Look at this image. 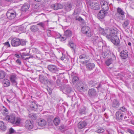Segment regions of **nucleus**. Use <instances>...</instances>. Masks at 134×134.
Listing matches in <instances>:
<instances>
[{"label":"nucleus","instance_id":"nucleus-17","mask_svg":"<svg viewBox=\"0 0 134 134\" xmlns=\"http://www.w3.org/2000/svg\"><path fill=\"white\" fill-rule=\"evenodd\" d=\"M17 77L15 75H11L10 76V80L11 82L13 84L15 85L17 84Z\"/></svg>","mask_w":134,"mask_h":134},{"label":"nucleus","instance_id":"nucleus-16","mask_svg":"<svg viewBox=\"0 0 134 134\" xmlns=\"http://www.w3.org/2000/svg\"><path fill=\"white\" fill-rule=\"evenodd\" d=\"M88 95L91 97H93L96 95V92L95 89L91 88L88 91Z\"/></svg>","mask_w":134,"mask_h":134},{"label":"nucleus","instance_id":"nucleus-14","mask_svg":"<svg viewBox=\"0 0 134 134\" xmlns=\"http://www.w3.org/2000/svg\"><path fill=\"white\" fill-rule=\"evenodd\" d=\"M25 127L26 129L29 130H31L33 128V125L30 120H28L26 121Z\"/></svg>","mask_w":134,"mask_h":134},{"label":"nucleus","instance_id":"nucleus-15","mask_svg":"<svg viewBox=\"0 0 134 134\" xmlns=\"http://www.w3.org/2000/svg\"><path fill=\"white\" fill-rule=\"evenodd\" d=\"M87 123L85 121H83L80 122L78 124V127L81 129L85 128L87 125Z\"/></svg>","mask_w":134,"mask_h":134},{"label":"nucleus","instance_id":"nucleus-42","mask_svg":"<svg viewBox=\"0 0 134 134\" xmlns=\"http://www.w3.org/2000/svg\"><path fill=\"white\" fill-rule=\"evenodd\" d=\"M29 117L32 119L35 120L37 118V116L36 114L32 113L29 115Z\"/></svg>","mask_w":134,"mask_h":134},{"label":"nucleus","instance_id":"nucleus-32","mask_svg":"<svg viewBox=\"0 0 134 134\" xmlns=\"http://www.w3.org/2000/svg\"><path fill=\"white\" fill-rule=\"evenodd\" d=\"M116 12L117 13H119L121 15H125V12L120 7H118L117 8Z\"/></svg>","mask_w":134,"mask_h":134},{"label":"nucleus","instance_id":"nucleus-5","mask_svg":"<svg viewBox=\"0 0 134 134\" xmlns=\"http://www.w3.org/2000/svg\"><path fill=\"white\" fill-rule=\"evenodd\" d=\"M11 44L13 47H17L20 45V39L15 37L13 38L11 41Z\"/></svg>","mask_w":134,"mask_h":134},{"label":"nucleus","instance_id":"nucleus-12","mask_svg":"<svg viewBox=\"0 0 134 134\" xmlns=\"http://www.w3.org/2000/svg\"><path fill=\"white\" fill-rule=\"evenodd\" d=\"M110 39L111 41L115 45L118 46L119 44L120 40L118 35L112 37Z\"/></svg>","mask_w":134,"mask_h":134},{"label":"nucleus","instance_id":"nucleus-64","mask_svg":"<svg viewBox=\"0 0 134 134\" xmlns=\"http://www.w3.org/2000/svg\"><path fill=\"white\" fill-rule=\"evenodd\" d=\"M15 56L17 57V58H20V55H18V54H16L15 55Z\"/></svg>","mask_w":134,"mask_h":134},{"label":"nucleus","instance_id":"nucleus-22","mask_svg":"<svg viewBox=\"0 0 134 134\" xmlns=\"http://www.w3.org/2000/svg\"><path fill=\"white\" fill-rule=\"evenodd\" d=\"M95 64L93 63H88L86 65V67L87 70H91L94 68Z\"/></svg>","mask_w":134,"mask_h":134},{"label":"nucleus","instance_id":"nucleus-40","mask_svg":"<svg viewBox=\"0 0 134 134\" xmlns=\"http://www.w3.org/2000/svg\"><path fill=\"white\" fill-rule=\"evenodd\" d=\"M31 31L33 32H35L38 30V27L36 25H33L31 27Z\"/></svg>","mask_w":134,"mask_h":134},{"label":"nucleus","instance_id":"nucleus-11","mask_svg":"<svg viewBox=\"0 0 134 134\" xmlns=\"http://www.w3.org/2000/svg\"><path fill=\"white\" fill-rule=\"evenodd\" d=\"M123 113L121 110L117 111L116 113V116L117 119L121 121L123 118Z\"/></svg>","mask_w":134,"mask_h":134},{"label":"nucleus","instance_id":"nucleus-48","mask_svg":"<svg viewBox=\"0 0 134 134\" xmlns=\"http://www.w3.org/2000/svg\"><path fill=\"white\" fill-rule=\"evenodd\" d=\"M87 58V57L86 55L85 54L81 55L79 57V58L81 59H84Z\"/></svg>","mask_w":134,"mask_h":134},{"label":"nucleus","instance_id":"nucleus-55","mask_svg":"<svg viewBox=\"0 0 134 134\" xmlns=\"http://www.w3.org/2000/svg\"><path fill=\"white\" fill-rule=\"evenodd\" d=\"M16 63L19 65H20L21 64V62L20 59H18L16 61Z\"/></svg>","mask_w":134,"mask_h":134},{"label":"nucleus","instance_id":"nucleus-56","mask_svg":"<svg viewBox=\"0 0 134 134\" xmlns=\"http://www.w3.org/2000/svg\"><path fill=\"white\" fill-rule=\"evenodd\" d=\"M42 68L41 67H39L38 68H36V71H41L42 70Z\"/></svg>","mask_w":134,"mask_h":134},{"label":"nucleus","instance_id":"nucleus-29","mask_svg":"<svg viewBox=\"0 0 134 134\" xmlns=\"http://www.w3.org/2000/svg\"><path fill=\"white\" fill-rule=\"evenodd\" d=\"M72 34L71 31L69 30H67L64 32V35L67 38L71 37L72 36Z\"/></svg>","mask_w":134,"mask_h":134},{"label":"nucleus","instance_id":"nucleus-35","mask_svg":"<svg viewBox=\"0 0 134 134\" xmlns=\"http://www.w3.org/2000/svg\"><path fill=\"white\" fill-rule=\"evenodd\" d=\"M2 113L3 115H6L9 113V110L3 106L2 109Z\"/></svg>","mask_w":134,"mask_h":134},{"label":"nucleus","instance_id":"nucleus-58","mask_svg":"<svg viewBox=\"0 0 134 134\" xmlns=\"http://www.w3.org/2000/svg\"><path fill=\"white\" fill-rule=\"evenodd\" d=\"M9 132L10 133H12L14 132V130L12 127H11L9 129Z\"/></svg>","mask_w":134,"mask_h":134},{"label":"nucleus","instance_id":"nucleus-19","mask_svg":"<svg viewBox=\"0 0 134 134\" xmlns=\"http://www.w3.org/2000/svg\"><path fill=\"white\" fill-rule=\"evenodd\" d=\"M51 7L52 8L55 10H57L62 8L63 5L57 3L52 5Z\"/></svg>","mask_w":134,"mask_h":134},{"label":"nucleus","instance_id":"nucleus-46","mask_svg":"<svg viewBox=\"0 0 134 134\" xmlns=\"http://www.w3.org/2000/svg\"><path fill=\"white\" fill-rule=\"evenodd\" d=\"M26 41L24 40L20 39V45L24 46L26 45Z\"/></svg>","mask_w":134,"mask_h":134},{"label":"nucleus","instance_id":"nucleus-45","mask_svg":"<svg viewBox=\"0 0 134 134\" xmlns=\"http://www.w3.org/2000/svg\"><path fill=\"white\" fill-rule=\"evenodd\" d=\"M104 129L102 128H99L97 130H96L95 132L98 133H101L104 132Z\"/></svg>","mask_w":134,"mask_h":134},{"label":"nucleus","instance_id":"nucleus-20","mask_svg":"<svg viewBox=\"0 0 134 134\" xmlns=\"http://www.w3.org/2000/svg\"><path fill=\"white\" fill-rule=\"evenodd\" d=\"M113 59L112 58H110L108 59L105 62V64L106 65L109 66V65L112 63L113 61L116 60V58L114 55L113 56Z\"/></svg>","mask_w":134,"mask_h":134},{"label":"nucleus","instance_id":"nucleus-62","mask_svg":"<svg viewBox=\"0 0 134 134\" xmlns=\"http://www.w3.org/2000/svg\"><path fill=\"white\" fill-rule=\"evenodd\" d=\"M65 58V56L64 55V56H62L61 57V60H63Z\"/></svg>","mask_w":134,"mask_h":134},{"label":"nucleus","instance_id":"nucleus-28","mask_svg":"<svg viewBox=\"0 0 134 134\" xmlns=\"http://www.w3.org/2000/svg\"><path fill=\"white\" fill-rule=\"evenodd\" d=\"M115 17L119 20H122L125 18V15H121L119 13H116L115 14Z\"/></svg>","mask_w":134,"mask_h":134},{"label":"nucleus","instance_id":"nucleus-51","mask_svg":"<svg viewBox=\"0 0 134 134\" xmlns=\"http://www.w3.org/2000/svg\"><path fill=\"white\" fill-rule=\"evenodd\" d=\"M76 20L80 22H83V21L84 20L81 17L79 16L78 17H76Z\"/></svg>","mask_w":134,"mask_h":134},{"label":"nucleus","instance_id":"nucleus-43","mask_svg":"<svg viewBox=\"0 0 134 134\" xmlns=\"http://www.w3.org/2000/svg\"><path fill=\"white\" fill-rule=\"evenodd\" d=\"M98 30L99 33L102 35H104L106 34L104 30L101 27H99Z\"/></svg>","mask_w":134,"mask_h":134},{"label":"nucleus","instance_id":"nucleus-3","mask_svg":"<svg viewBox=\"0 0 134 134\" xmlns=\"http://www.w3.org/2000/svg\"><path fill=\"white\" fill-rule=\"evenodd\" d=\"M100 3L102 8L105 11H107L109 9L110 5L108 1L105 0H100Z\"/></svg>","mask_w":134,"mask_h":134},{"label":"nucleus","instance_id":"nucleus-23","mask_svg":"<svg viewBox=\"0 0 134 134\" xmlns=\"http://www.w3.org/2000/svg\"><path fill=\"white\" fill-rule=\"evenodd\" d=\"M38 125L41 126H45L47 123L46 121L43 119H40L38 120Z\"/></svg>","mask_w":134,"mask_h":134},{"label":"nucleus","instance_id":"nucleus-41","mask_svg":"<svg viewBox=\"0 0 134 134\" xmlns=\"http://www.w3.org/2000/svg\"><path fill=\"white\" fill-rule=\"evenodd\" d=\"M30 107L32 110H35L37 108V107L34 102H33L30 105Z\"/></svg>","mask_w":134,"mask_h":134},{"label":"nucleus","instance_id":"nucleus-54","mask_svg":"<svg viewBox=\"0 0 134 134\" xmlns=\"http://www.w3.org/2000/svg\"><path fill=\"white\" fill-rule=\"evenodd\" d=\"M127 131L131 134H134V131L131 129H128L127 130Z\"/></svg>","mask_w":134,"mask_h":134},{"label":"nucleus","instance_id":"nucleus-49","mask_svg":"<svg viewBox=\"0 0 134 134\" xmlns=\"http://www.w3.org/2000/svg\"><path fill=\"white\" fill-rule=\"evenodd\" d=\"M32 51L35 54H37L39 53V51L38 49L35 48H33L32 49Z\"/></svg>","mask_w":134,"mask_h":134},{"label":"nucleus","instance_id":"nucleus-4","mask_svg":"<svg viewBox=\"0 0 134 134\" xmlns=\"http://www.w3.org/2000/svg\"><path fill=\"white\" fill-rule=\"evenodd\" d=\"M88 4L91 8L94 10H98L100 8V5L98 2L90 1Z\"/></svg>","mask_w":134,"mask_h":134},{"label":"nucleus","instance_id":"nucleus-37","mask_svg":"<svg viewBox=\"0 0 134 134\" xmlns=\"http://www.w3.org/2000/svg\"><path fill=\"white\" fill-rule=\"evenodd\" d=\"M48 21H47L41 22L37 24L39 25L41 27L44 28L46 25H48Z\"/></svg>","mask_w":134,"mask_h":134},{"label":"nucleus","instance_id":"nucleus-50","mask_svg":"<svg viewBox=\"0 0 134 134\" xmlns=\"http://www.w3.org/2000/svg\"><path fill=\"white\" fill-rule=\"evenodd\" d=\"M54 81L53 80L50 79L49 81L48 80V82L47 85H53L54 84Z\"/></svg>","mask_w":134,"mask_h":134},{"label":"nucleus","instance_id":"nucleus-25","mask_svg":"<svg viewBox=\"0 0 134 134\" xmlns=\"http://www.w3.org/2000/svg\"><path fill=\"white\" fill-rule=\"evenodd\" d=\"M87 109L84 106H82L80 109L79 112L80 113L82 114H85L87 112Z\"/></svg>","mask_w":134,"mask_h":134},{"label":"nucleus","instance_id":"nucleus-57","mask_svg":"<svg viewBox=\"0 0 134 134\" xmlns=\"http://www.w3.org/2000/svg\"><path fill=\"white\" fill-rule=\"evenodd\" d=\"M18 28H19V31H20L21 32H23V31L24 29V27H19Z\"/></svg>","mask_w":134,"mask_h":134},{"label":"nucleus","instance_id":"nucleus-47","mask_svg":"<svg viewBox=\"0 0 134 134\" xmlns=\"http://www.w3.org/2000/svg\"><path fill=\"white\" fill-rule=\"evenodd\" d=\"M68 45H69V46L73 49H75V45L73 42H70L69 45V44Z\"/></svg>","mask_w":134,"mask_h":134},{"label":"nucleus","instance_id":"nucleus-36","mask_svg":"<svg viewBox=\"0 0 134 134\" xmlns=\"http://www.w3.org/2000/svg\"><path fill=\"white\" fill-rule=\"evenodd\" d=\"M60 120L58 117H56L54 119L53 122L54 124L56 126L59 125L60 123Z\"/></svg>","mask_w":134,"mask_h":134},{"label":"nucleus","instance_id":"nucleus-33","mask_svg":"<svg viewBox=\"0 0 134 134\" xmlns=\"http://www.w3.org/2000/svg\"><path fill=\"white\" fill-rule=\"evenodd\" d=\"M3 86L5 87H7L10 85L9 81L7 79L4 80L3 82Z\"/></svg>","mask_w":134,"mask_h":134},{"label":"nucleus","instance_id":"nucleus-6","mask_svg":"<svg viewBox=\"0 0 134 134\" xmlns=\"http://www.w3.org/2000/svg\"><path fill=\"white\" fill-rule=\"evenodd\" d=\"M48 80L47 77L41 74L39 75V80L41 83L43 85H47Z\"/></svg>","mask_w":134,"mask_h":134},{"label":"nucleus","instance_id":"nucleus-31","mask_svg":"<svg viewBox=\"0 0 134 134\" xmlns=\"http://www.w3.org/2000/svg\"><path fill=\"white\" fill-rule=\"evenodd\" d=\"M73 73L71 74V77L72 79V82L74 83H75L77 81L79 80L78 77L76 76H74Z\"/></svg>","mask_w":134,"mask_h":134},{"label":"nucleus","instance_id":"nucleus-59","mask_svg":"<svg viewBox=\"0 0 134 134\" xmlns=\"http://www.w3.org/2000/svg\"><path fill=\"white\" fill-rule=\"evenodd\" d=\"M4 44L7 46V47H10V45L8 42H7L4 43Z\"/></svg>","mask_w":134,"mask_h":134},{"label":"nucleus","instance_id":"nucleus-18","mask_svg":"<svg viewBox=\"0 0 134 134\" xmlns=\"http://www.w3.org/2000/svg\"><path fill=\"white\" fill-rule=\"evenodd\" d=\"M63 92H65V93H69L71 92V88L70 86L66 85L65 86L64 88L63 89Z\"/></svg>","mask_w":134,"mask_h":134},{"label":"nucleus","instance_id":"nucleus-61","mask_svg":"<svg viewBox=\"0 0 134 134\" xmlns=\"http://www.w3.org/2000/svg\"><path fill=\"white\" fill-rule=\"evenodd\" d=\"M94 83V82L93 81H91L89 82V84L91 86V85H92Z\"/></svg>","mask_w":134,"mask_h":134},{"label":"nucleus","instance_id":"nucleus-39","mask_svg":"<svg viewBox=\"0 0 134 134\" xmlns=\"http://www.w3.org/2000/svg\"><path fill=\"white\" fill-rule=\"evenodd\" d=\"M0 128L2 130H5L6 127L3 122L0 121Z\"/></svg>","mask_w":134,"mask_h":134},{"label":"nucleus","instance_id":"nucleus-13","mask_svg":"<svg viewBox=\"0 0 134 134\" xmlns=\"http://www.w3.org/2000/svg\"><path fill=\"white\" fill-rule=\"evenodd\" d=\"M108 13L107 11L103 10H100L98 14V16L99 19H102L104 18L105 15H107Z\"/></svg>","mask_w":134,"mask_h":134},{"label":"nucleus","instance_id":"nucleus-60","mask_svg":"<svg viewBox=\"0 0 134 134\" xmlns=\"http://www.w3.org/2000/svg\"><path fill=\"white\" fill-rule=\"evenodd\" d=\"M108 134H112L113 131L112 130H107Z\"/></svg>","mask_w":134,"mask_h":134},{"label":"nucleus","instance_id":"nucleus-34","mask_svg":"<svg viewBox=\"0 0 134 134\" xmlns=\"http://www.w3.org/2000/svg\"><path fill=\"white\" fill-rule=\"evenodd\" d=\"M81 90L83 91H85L88 88L87 86L85 84H83L80 86Z\"/></svg>","mask_w":134,"mask_h":134},{"label":"nucleus","instance_id":"nucleus-63","mask_svg":"<svg viewBox=\"0 0 134 134\" xmlns=\"http://www.w3.org/2000/svg\"><path fill=\"white\" fill-rule=\"evenodd\" d=\"M52 77L53 79L52 80L55 81L56 79V77L55 76H53Z\"/></svg>","mask_w":134,"mask_h":134},{"label":"nucleus","instance_id":"nucleus-53","mask_svg":"<svg viewBox=\"0 0 134 134\" xmlns=\"http://www.w3.org/2000/svg\"><path fill=\"white\" fill-rule=\"evenodd\" d=\"M126 45V44L125 42L123 43H122L120 45V47L122 48L125 47Z\"/></svg>","mask_w":134,"mask_h":134},{"label":"nucleus","instance_id":"nucleus-26","mask_svg":"<svg viewBox=\"0 0 134 134\" xmlns=\"http://www.w3.org/2000/svg\"><path fill=\"white\" fill-rule=\"evenodd\" d=\"M29 7V4L27 3H26L22 7L21 9L23 11L26 12L28 10Z\"/></svg>","mask_w":134,"mask_h":134},{"label":"nucleus","instance_id":"nucleus-2","mask_svg":"<svg viewBox=\"0 0 134 134\" xmlns=\"http://www.w3.org/2000/svg\"><path fill=\"white\" fill-rule=\"evenodd\" d=\"M118 30L115 28H111L109 29V33L107 35L108 38H110L111 37L118 35Z\"/></svg>","mask_w":134,"mask_h":134},{"label":"nucleus","instance_id":"nucleus-21","mask_svg":"<svg viewBox=\"0 0 134 134\" xmlns=\"http://www.w3.org/2000/svg\"><path fill=\"white\" fill-rule=\"evenodd\" d=\"M128 52L126 50H124L120 53V56L123 59H125L127 58Z\"/></svg>","mask_w":134,"mask_h":134},{"label":"nucleus","instance_id":"nucleus-10","mask_svg":"<svg viewBox=\"0 0 134 134\" xmlns=\"http://www.w3.org/2000/svg\"><path fill=\"white\" fill-rule=\"evenodd\" d=\"M47 68L48 70L53 73H55L58 70L57 67L55 65H48Z\"/></svg>","mask_w":134,"mask_h":134},{"label":"nucleus","instance_id":"nucleus-27","mask_svg":"<svg viewBox=\"0 0 134 134\" xmlns=\"http://www.w3.org/2000/svg\"><path fill=\"white\" fill-rule=\"evenodd\" d=\"M72 6V5L71 3H68L65 5V9L66 11H69L71 10Z\"/></svg>","mask_w":134,"mask_h":134},{"label":"nucleus","instance_id":"nucleus-24","mask_svg":"<svg viewBox=\"0 0 134 134\" xmlns=\"http://www.w3.org/2000/svg\"><path fill=\"white\" fill-rule=\"evenodd\" d=\"M92 39L93 43L95 44H97L100 42H101L100 38L97 36H95L92 37Z\"/></svg>","mask_w":134,"mask_h":134},{"label":"nucleus","instance_id":"nucleus-44","mask_svg":"<svg viewBox=\"0 0 134 134\" xmlns=\"http://www.w3.org/2000/svg\"><path fill=\"white\" fill-rule=\"evenodd\" d=\"M5 76V73L2 71H0V79H2Z\"/></svg>","mask_w":134,"mask_h":134},{"label":"nucleus","instance_id":"nucleus-38","mask_svg":"<svg viewBox=\"0 0 134 134\" xmlns=\"http://www.w3.org/2000/svg\"><path fill=\"white\" fill-rule=\"evenodd\" d=\"M58 37H57L56 38H59L61 41H64L67 38L66 36H65V35H64L63 36H62L59 34H58Z\"/></svg>","mask_w":134,"mask_h":134},{"label":"nucleus","instance_id":"nucleus-30","mask_svg":"<svg viewBox=\"0 0 134 134\" xmlns=\"http://www.w3.org/2000/svg\"><path fill=\"white\" fill-rule=\"evenodd\" d=\"M129 23V21L128 19H126L124 21L122 24L123 27L124 28H125L128 26Z\"/></svg>","mask_w":134,"mask_h":134},{"label":"nucleus","instance_id":"nucleus-52","mask_svg":"<svg viewBox=\"0 0 134 134\" xmlns=\"http://www.w3.org/2000/svg\"><path fill=\"white\" fill-rule=\"evenodd\" d=\"M119 110H121L122 112H125L126 111V109L124 107H123L120 108Z\"/></svg>","mask_w":134,"mask_h":134},{"label":"nucleus","instance_id":"nucleus-8","mask_svg":"<svg viewBox=\"0 0 134 134\" xmlns=\"http://www.w3.org/2000/svg\"><path fill=\"white\" fill-rule=\"evenodd\" d=\"M16 12L12 10H9L8 11L6 14V15L8 18L9 19H14L16 16Z\"/></svg>","mask_w":134,"mask_h":134},{"label":"nucleus","instance_id":"nucleus-7","mask_svg":"<svg viewBox=\"0 0 134 134\" xmlns=\"http://www.w3.org/2000/svg\"><path fill=\"white\" fill-rule=\"evenodd\" d=\"M82 33L86 34L89 37L91 36V32L90 27L87 26H85L82 27Z\"/></svg>","mask_w":134,"mask_h":134},{"label":"nucleus","instance_id":"nucleus-9","mask_svg":"<svg viewBox=\"0 0 134 134\" xmlns=\"http://www.w3.org/2000/svg\"><path fill=\"white\" fill-rule=\"evenodd\" d=\"M120 104V103L118 100L115 99L112 101L111 104V107L113 109H116L119 107Z\"/></svg>","mask_w":134,"mask_h":134},{"label":"nucleus","instance_id":"nucleus-1","mask_svg":"<svg viewBox=\"0 0 134 134\" xmlns=\"http://www.w3.org/2000/svg\"><path fill=\"white\" fill-rule=\"evenodd\" d=\"M5 119L12 124L17 126H19L21 123V119L19 117L16 118L15 115L14 114H10L6 115Z\"/></svg>","mask_w":134,"mask_h":134}]
</instances>
